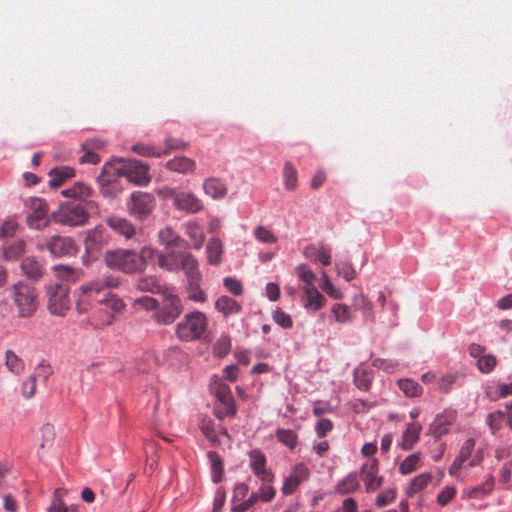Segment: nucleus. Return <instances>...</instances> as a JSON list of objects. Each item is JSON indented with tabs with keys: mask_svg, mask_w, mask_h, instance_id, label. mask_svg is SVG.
Masks as SVG:
<instances>
[{
	"mask_svg": "<svg viewBox=\"0 0 512 512\" xmlns=\"http://www.w3.org/2000/svg\"><path fill=\"white\" fill-rule=\"evenodd\" d=\"M119 278L113 275H102L79 288V298L76 307L80 313L88 310L93 303L104 304L115 312L124 308V302L112 293L110 289L118 287Z\"/></svg>",
	"mask_w": 512,
	"mask_h": 512,
	"instance_id": "f257e3e1",
	"label": "nucleus"
},
{
	"mask_svg": "<svg viewBox=\"0 0 512 512\" xmlns=\"http://www.w3.org/2000/svg\"><path fill=\"white\" fill-rule=\"evenodd\" d=\"M152 247L145 246L140 252L132 249H114L106 251L104 255L105 264L114 270L126 274H133L145 270L150 262Z\"/></svg>",
	"mask_w": 512,
	"mask_h": 512,
	"instance_id": "f03ea898",
	"label": "nucleus"
},
{
	"mask_svg": "<svg viewBox=\"0 0 512 512\" xmlns=\"http://www.w3.org/2000/svg\"><path fill=\"white\" fill-rule=\"evenodd\" d=\"M208 326L209 319L204 312L191 311L176 324L175 335L182 342L206 341Z\"/></svg>",
	"mask_w": 512,
	"mask_h": 512,
	"instance_id": "7ed1b4c3",
	"label": "nucleus"
},
{
	"mask_svg": "<svg viewBox=\"0 0 512 512\" xmlns=\"http://www.w3.org/2000/svg\"><path fill=\"white\" fill-rule=\"evenodd\" d=\"M11 295L19 318H31L36 313L39 302L37 291L33 286L18 282L12 285Z\"/></svg>",
	"mask_w": 512,
	"mask_h": 512,
	"instance_id": "20e7f679",
	"label": "nucleus"
},
{
	"mask_svg": "<svg viewBox=\"0 0 512 512\" xmlns=\"http://www.w3.org/2000/svg\"><path fill=\"white\" fill-rule=\"evenodd\" d=\"M113 166V170L117 176H125L129 182L144 186L147 185L151 176L149 174V166L135 159H115L109 162Z\"/></svg>",
	"mask_w": 512,
	"mask_h": 512,
	"instance_id": "39448f33",
	"label": "nucleus"
},
{
	"mask_svg": "<svg viewBox=\"0 0 512 512\" xmlns=\"http://www.w3.org/2000/svg\"><path fill=\"white\" fill-rule=\"evenodd\" d=\"M182 312L183 305L181 299L177 295L164 293L163 304L153 313L152 318L160 325H170Z\"/></svg>",
	"mask_w": 512,
	"mask_h": 512,
	"instance_id": "423d86ee",
	"label": "nucleus"
},
{
	"mask_svg": "<svg viewBox=\"0 0 512 512\" xmlns=\"http://www.w3.org/2000/svg\"><path fill=\"white\" fill-rule=\"evenodd\" d=\"M48 309L51 314L64 316L70 308L69 288L62 283L50 284L46 287Z\"/></svg>",
	"mask_w": 512,
	"mask_h": 512,
	"instance_id": "0eeeda50",
	"label": "nucleus"
},
{
	"mask_svg": "<svg viewBox=\"0 0 512 512\" xmlns=\"http://www.w3.org/2000/svg\"><path fill=\"white\" fill-rule=\"evenodd\" d=\"M156 205L152 194L142 191H135L127 202V210L137 220H146L153 212Z\"/></svg>",
	"mask_w": 512,
	"mask_h": 512,
	"instance_id": "6e6552de",
	"label": "nucleus"
},
{
	"mask_svg": "<svg viewBox=\"0 0 512 512\" xmlns=\"http://www.w3.org/2000/svg\"><path fill=\"white\" fill-rule=\"evenodd\" d=\"M88 213L79 202L62 204L54 214L55 221L69 226H81L88 221Z\"/></svg>",
	"mask_w": 512,
	"mask_h": 512,
	"instance_id": "1a4fd4ad",
	"label": "nucleus"
},
{
	"mask_svg": "<svg viewBox=\"0 0 512 512\" xmlns=\"http://www.w3.org/2000/svg\"><path fill=\"white\" fill-rule=\"evenodd\" d=\"M213 392L222 405V407H215L214 415L220 420L226 416H234L237 408L230 387L220 382L213 388Z\"/></svg>",
	"mask_w": 512,
	"mask_h": 512,
	"instance_id": "9d476101",
	"label": "nucleus"
},
{
	"mask_svg": "<svg viewBox=\"0 0 512 512\" xmlns=\"http://www.w3.org/2000/svg\"><path fill=\"white\" fill-rule=\"evenodd\" d=\"M378 461L376 458L368 459L361 467L360 478L364 482L365 491H376L383 483V477L378 475Z\"/></svg>",
	"mask_w": 512,
	"mask_h": 512,
	"instance_id": "9b49d317",
	"label": "nucleus"
},
{
	"mask_svg": "<svg viewBox=\"0 0 512 512\" xmlns=\"http://www.w3.org/2000/svg\"><path fill=\"white\" fill-rule=\"evenodd\" d=\"M249 467L261 482H273L274 474L267 468L266 456L259 449L249 452Z\"/></svg>",
	"mask_w": 512,
	"mask_h": 512,
	"instance_id": "f8f14e48",
	"label": "nucleus"
},
{
	"mask_svg": "<svg viewBox=\"0 0 512 512\" xmlns=\"http://www.w3.org/2000/svg\"><path fill=\"white\" fill-rule=\"evenodd\" d=\"M46 247L55 257L74 256L78 248L70 237L52 236L46 240Z\"/></svg>",
	"mask_w": 512,
	"mask_h": 512,
	"instance_id": "ddd939ff",
	"label": "nucleus"
},
{
	"mask_svg": "<svg viewBox=\"0 0 512 512\" xmlns=\"http://www.w3.org/2000/svg\"><path fill=\"white\" fill-rule=\"evenodd\" d=\"M310 477V469L304 463L293 466L290 475L285 479L281 492L284 495H292L298 487Z\"/></svg>",
	"mask_w": 512,
	"mask_h": 512,
	"instance_id": "4468645a",
	"label": "nucleus"
},
{
	"mask_svg": "<svg viewBox=\"0 0 512 512\" xmlns=\"http://www.w3.org/2000/svg\"><path fill=\"white\" fill-rule=\"evenodd\" d=\"M117 178L118 176L113 170V166L109 162L106 163L98 176L100 191L104 196L114 198L119 194L121 190L117 185Z\"/></svg>",
	"mask_w": 512,
	"mask_h": 512,
	"instance_id": "2eb2a0df",
	"label": "nucleus"
},
{
	"mask_svg": "<svg viewBox=\"0 0 512 512\" xmlns=\"http://www.w3.org/2000/svg\"><path fill=\"white\" fill-rule=\"evenodd\" d=\"M174 206L186 213H197L203 209L202 201L190 192H170Z\"/></svg>",
	"mask_w": 512,
	"mask_h": 512,
	"instance_id": "dca6fc26",
	"label": "nucleus"
},
{
	"mask_svg": "<svg viewBox=\"0 0 512 512\" xmlns=\"http://www.w3.org/2000/svg\"><path fill=\"white\" fill-rule=\"evenodd\" d=\"M109 241L107 230L103 226H96L87 231L84 240L85 250L88 254L99 251Z\"/></svg>",
	"mask_w": 512,
	"mask_h": 512,
	"instance_id": "f3484780",
	"label": "nucleus"
},
{
	"mask_svg": "<svg viewBox=\"0 0 512 512\" xmlns=\"http://www.w3.org/2000/svg\"><path fill=\"white\" fill-rule=\"evenodd\" d=\"M152 252L153 253L150 255V262L155 260L161 269L169 272H178L180 270L181 262L179 259V253L171 251L167 254H164L163 252L153 247Z\"/></svg>",
	"mask_w": 512,
	"mask_h": 512,
	"instance_id": "a211bd4d",
	"label": "nucleus"
},
{
	"mask_svg": "<svg viewBox=\"0 0 512 512\" xmlns=\"http://www.w3.org/2000/svg\"><path fill=\"white\" fill-rule=\"evenodd\" d=\"M179 259L181 262L180 270H183L186 277V283L193 281H202V274L199 270L198 260L188 252H180Z\"/></svg>",
	"mask_w": 512,
	"mask_h": 512,
	"instance_id": "6ab92c4d",
	"label": "nucleus"
},
{
	"mask_svg": "<svg viewBox=\"0 0 512 512\" xmlns=\"http://www.w3.org/2000/svg\"><path fill=\"white\" fill-rule=\"evenodd\" d=\"M105 223L118 235L125 239H132L136 234L135 226L126 218L112 215L105 219Z\"/></svg>",
	"mask_w": 512,
	"mask_h": 512,
	"instance_id": "aec40b11",
	"label": "nucleus"
},
{
	"mask_svg": "<svg viewBox=\"0 0 512 512\" xmlns=\"http://www.w3.org/2000/svg\"><path fill=\"white\" fill-rule=\"evenodd\" d=\"M47 211V205L42 199L33 200V212L27 216L28 226L37 230L45 227Z\"/></svg>",
	"mask_w": 512,
	"mask_h": 512,
	"instance_id": "412c9836",
	"label": "nucleus"
},
{
	"mask_svg": "<svg viewBox=\"0 0 512 512\" xmlns=\"http://www.w3.org/2000/svg\"><path fill=\"white\" fill-rule=\"evenodd\" d=\"M456 420V412L454 410H446L436 416L431 424L433 434L439 438L449 431V427Z\"/></svg>",
	"mask_w": 512,
	"mask_h": 512,
	"instance_id": "4be33fe9",
	"label": "nucleus"
},
{
	"mask_svg": "<svg viewBox=\"0 0 512 512\" xmlns=\"http://www.w3.org/2000/svg\"><path fill=\"white\" fill-rule=\"evenodd\" d=\"M158 241L167 250L186 248L188 245L171 227H165L158 232Z\"/></svg>",
	"mask_w": 512,
	"mask_h": 512,
	"instance_id": "5701e85b",
	"label": "nucleus"
},
{
	"mask_svg": "<svg viewBox=\"0 0 512 512\" xmlns=\"http://www.w3.org/2000/svg\"><path fill=\"white\" fill-rule=\"evenodd\" d=\"M67 493L68 491L64 488H56L47 512H78L76 505L67 506L64 503L63 497L66 496Z\"/></svg>",
	"mask_w": 512,
	"mask_h": 512,
	"instance_id": "b1692460",
	"label": "nucleus"
},
{
	"mask_svg": "<svg viewBox=\"0 0 512 512\" xmlns=\"http://www.w3.org/2000/svg\"><path fill=\"white\" fill-rule=\"evenodd\" d=\"M303 290L305 294V307L307 309L317 311L325 305V297L315 286H305Z\"/></svg>",
	"mask_w": 512,
	"mask_h": 512,
	"instance_id": "393cba45",
	"label": "nucleus"
},
{
	"mask_svg": "<svg viewBox=\"0 0 512 512\" xmlns=\"http://www.w3.org/2000/svg\"><path fill=\"white\" fill-rule=\"evenodd\" d=\"M422 426L418 422L407 424L406 430L403 432L401 447L404 450H411L418 442Z\"/></svg>",
	"mask_w": 512,
	"mask_h": 512,
	"instance_id": "a878e982",
	"label": "nucleus"
},
{
	"mask_svg": "<svg viewBox=\"0 0 512 512\" xmlns=\"http://www.w3.org/2000/svg\"><path fill=\"white\" fill-rule=\"evenodd\" d=\"M360 489V482L356 473H350L340 480L334 488L336 494L348 495Z\"/></svg>",
	"mask_w": 512,
	"mask_h": 512,
	"instance_id": "bb28decb",
	"label": "nucleus"
},
{
	"mask_svg": "<svg viewBox=\"0 0 512 512\" xmlns=\"http://www.w3.org/2000/svg\"><path fill=\"white\" fill-rule=\"evenodd\" d=\"M203 189L213 199H222L227 194L226 185L217 178L206 179L203 183Z\"/></svg>",
	"mask_w": 512,
	"mask_h": 512,
	"instance_id": "cd10ccee",
	"label": "nucleus"
},
{
	"mask_svg": "<svg viewBox=\"0 0 512 512\" xmlns=\"http://www.w3.org/2000/svg\"><path fill=\"white\" fill-rule=\"evenodd\" d=\"M215 308L224 317H228L229 315L239 313L241 304L228 296H220L215 302Z\"/></svg>",
	"mask_w": 512,
	"mask_h": 512,
	"instance_id": "c85d7f7f",
	"label": "nucleus"
},
{
	"mask_svg": "<svg viewBox=\"0 0 512 512\" xmlns=\"http://www.w3.org/2000/svg\"><path fill=\"white\" fill-rule=\"evenodd\" d=\"M26 243L22 239L7 242L3 246V257L7 261H14L21 257L25 252Z\"/></svg>",
	"mask_w": 512,
	"mask_h": 512,
	"instance_id": "c756f323",
	"label": "nucleus"
},
{
	"mask_svg": "<svg viewBox=\"0 0 512 512\" xmlns=\"http://www.w3.org/2000/svg\"><path fill=\"white\" fill-rule=\"evenodd\" d=\"M304 255L306 258L315 262H320L324 266L331 264L330 251L324 246H321L320 248H316L312 245L307 246L304 250Z\"/></svg>",
	"mask_w": 512,
	"mask_h": 512,
	"instance_id": "7c9ffc66",
	"label": "nucleus"
},
{
	"mask_svg": "<svg viewBox=\"0 0 512 512\" xmlns=\"http://www.w3.org/2000/svg\"><path fill=\"white\" fill-rule=\"evenodd\" d=\"M74 175L75 171L71 167L63 166L59 168H54L49 173V176L51 177L49 185L52 188H58L64 183L65 180L74 177Z\"/></svg>",
	"mask_w": 512,
	"mask_h": 512,
	"instance_id": "2f4dec72",
	"label": "nucleus"
},
{
	"mask_svg": "<svg viewBox=\"0 0 512 512\" xmlns=\"http://www.w3.org/2000/svg\"><path fill=\"white\" fill-rule=\"evenodd\" d=\"M21 270L24 275L35 281L43 275V267L34 257H26L21 263Z\"/></svg>",
	"mask_w": 512,
	"mask_h": 512,
	"instance_id": "473e14b6",
	"label": "nucleus"
},
{
	"mask_svg": "<svg viewBox=\"0 0 512 512\" xmlns=\"http://www.w3.org/2000/svg\"><path fill=\"white\" fill-rule=\"evenodd\" d=\"M166 167L171 171L187 174L194 171L196 164L194 160L188 157H176L169 160L166 163Z\"/></svg>",
	"mask_w": 512,
	"mask_h": 512,
	"instance_id": "72a5a7b5",
	"label": "nucleus"
},
{
	"mask_svg": "<svg viewBox=\"0 0 512 512\" xmlns=\"http://www.w3.org/2000/svg\"><path fill=\"white\" fill-rule=\"evenodd\" d=\"M207 261L211 265H218L223 254V245L218 238L209 240L206 246Z\"/></svg>",
	"mask_w": 512,
	"mask_h": 512,
	"instance_id": "f704fd0d",
	"label": "nucleus"
},
{
	"mask_svg": "<svg viewBox=\"0 0 512 512\" xmlns=\"http://www.w3.org/2000/svg\"><path fill=\"white\" fill-rule=\"evenodd\" d=\"M5 366L14 375H21L25 371V363L14 351L5 352Z\"/></svg>",
	"mask_w": 512,
	"mask_h": 512,
	"instance_id": "c9c22d12",
	"label": "nucleus"
},
{
	"mask_svg": "<svg viewBox=\"0 0 512 512\" xmlns=\"http://www.w3.org/2000/svg\"><path fill=\"white\" fill-rule=\"evenodd\" d=\"M186 234L193 243V248L200 249L203 245L205 234L203 228L196 222H188L186 224Z\"/></svg>",
	"mask_w": 512,
	"mask_h": 512,
	"instance_id": "e433bc0d",
	"label": "nucleus"
},
{
	"mask_svg": "<svg viewBox=\"0 0 512 512\" xmlns=\"http://www.w3.org/2000/svg\"><path fill=\"white\" fill-rule=\"evenodd\" d=\"M397 385L406 397H420L423 394V387L412 379H400Z\"/></svg>",
	"mask_w": 512,
	"mask_h": 512,
	"instance_id": "4c0bfd02",
	"label": "nucleus"
},
{
	"mask_svg": "<svg viewBox=\"0 0 512 512\" xmlns=\"http://www.w3.org/2000/svg\"><path fill=\"white\" fill-rule=\"evenodd\" d=\"M352 305L356 310L362 312L363 316L372 320L374 318L373 304L363 294H357L353 297Z\"/></svg>",
	"mask_w": 512,
	"mask_h": 512,
	"instance_id": "58836bf2",
	"label": "nucleus"
},
{
	"mask_svg": "<svg viewBox=\"0 0 512 512\" xmlns=\"http://www.w3.org/2000/svg\"><path fill=\"white\" fill-rule=\"evenodd\" d=\"M202 281H193L186 284V292L189 300L197 303H205L207 294L201 288Z\"/></svg>",
	"mask_w": 512,
	"mask_h": 512,
	"instance_id": "ea45409f",
	"label": "nucleus"
},
{
	"mask_svg": "<svg viewBox=\"0 0 512 512\" xmlns=\"http://www.w3.org/2000/svg\"><path fill=\"white\" fill-rule=\"evenodd\" d=\"M137 288L143 292L161 293L162 285L155 276H143L137 281Z\"/></svg>",
	"mask_w": 512,
	"mask_h": 512,
	"instance_id": "a19ab883",
	"label": "nucleus"
},
{
	"mask_svg": "<svg viewBox=\"0 0 512 512\" xmlns=\"http://www.w3.org/2000/svg\"><path fill=\"white\" fill-rule=\"evenodd\" d=\"M199 428L213 446L220 444V439L214 428V422L211 419L202 418L199 422Z\"/></svg>",
	"mask_w": 512,
	"mask_h": 512,
	"instance_id": "79ce46f5",
	"label": "nucleus"
},
{
	"mask_svg": "<svg viewBox=\"0 0 512 512\" xmlns=\"http://www.w3.org/2000/svg\"><path fill=\"white\" fill-rule=\"evenodd\" d=\"M432 479V475L429 473H423L418 476H416L410 483V486L407 490V495L409 497H412L413 495L419 493L420 491L424 490L429 482Z\"/></svg>",
	"mask_w": 512,
	"mask_h": 512,
	"instance_id": "37998d69",
	"label": "nucleus"
},
{
	"mask_svg": "<svg viewBox=\"0 0 512 512\" xmlns=\"http://www.w3.org/2000/svg\"><path fill=\"white\" fill-rule=\"evenodd\" d=\"M207 456L210 461L212 479L215 483L220 482L223 475L222 459L219 454L214 451H209Z\"/></svg>",
	"mask_w": 512,
	"mask_h": 512,
	"instance_id": "c03bdc74",
	"label": "nucleus"
},
{
	"mask_svg": "<svg viewBox=\"0 0 512 512\" xmlns=\"http://www.w3.org/2000/svg\"><path fill=\"white\" fill-rule=\"evenodd\" d=\"M131 150L138 155L144 157H155L159 158L167 155L166 151H162L159 148H156L149 144L138 143L132 146Z\"/></svg>",
	"mask_w": 512,
	"mask_h": 512,
	"instance_id": "a18cd8bd",
	"label": "nucleus"
},
{
	"mask_svg": "<svg viewBox=\"0 0 512 512\" xmlns=\"http://www.w3.org/2000/svg\"><path fill=\"white\" fill-rule=\"evenodd\" d=\"M332 313L338 323L345 324L353 321L352 312L346 304H334L332 307Z\"/></svg>",
	"mask_w": 512,
	"mask_h": 512,
	"instance_id": "49530a36",
	"label": "nucleus"
},
{
	"mask_svg": "<svg viewBox=\"0 0 512 512\" xmlns=\"http://www.w3.org/2000/svg\"><path fill=\"white\" fill-rule=\"evenodd\" d=\"M276 437L279 442L289 449H294L297 446L298 436L296 432L291 429H278L276 431Z\"/></svg>",
	"mask_w": 512,
	"mask_h": 512,
	"instance_id": "de8ad7c7",
	"label": "nucleus"
},
{
	"mask_svg": "<svg viewBox=\"0 0 512 512\" xmlns=\"http://www.w3.org/2000/svg\"><path fill=\"white\" fill-rule=\"evenodd\" d=\"M283 179L285 188L289 191H293L297 187V171L295 167L290 163L286 162L283 168Z\"/></svg>",
	"mask_w": 512,
	"mask_h": 512,
	"instance_id": "09e8293b",
	"label": "nucleus"
},
{
	"mask_svg": "<svg viewBox=\"0 0 512 512\" xmlns=\"http://www.w3.org/2000/svg\"><path fill=\"white\" fill-rule=\"evenodd\" d=\"M91 188L83 183H77L72 188L65 189L61 192L63 196L76 199H85L91 195Z\"/></svg>",
	"mask_w": 512,
	"mask_h": 512,
	"instance_id": "8fccbe9b",
	"label": "nucleus"
},
{
	"mask_svg": "<svg viewBox=\"0 0 512 512\" xmlns=\"http://www.w3.org/2000/svg\"><path fill=\"white\" fill-rule=\"evenodd\" d=\"M420 454L414 453L407 456L399 466V471L403 475H408L420 467Z\"/></svg>",
	"mask_w": 512,
	"mask_h": 512,
	"instance_id": "3c124183",
	"label": "nucleus"
},
{
	"mask_svg": "<svg viewBox=\"0 0 512 512\" xmlns=\"http://www.w3.org/2000/svg\"><path fill=\"white\" fill-rule=\"evenodd\" d=\"M354 382L359 389L363 391L368 390L371 385V377L368 370L362 366L357 367L354 372Z\"/></svg>",
	"mask_w": 512,
	"mask_h": 512,
	"instance_id": "603ef678",
	"label": "nucleus"
},
{
	"mask_svg": "<svg viewBox=\"0 0 512 512\" xmlns=\"http://www.w3.org/2000/svg\"><path fill=\"white\" fill-rule=\"evenodd\" d=\"M505 419V413L499 410L487 415L486 422L490 427L492 434H496V432L502 428Z\"/></svg>",
	"mask_w": 512,
	"mask_h": 512,
	"instance_id": "864d4df0",
	"label": "nucleus"
},
{
	"mask_svg": "<svg viewBox=\"0 0 512 512\" xmlns=\"http://www.w3.org/2000/svg\"><path fill=\"white\" fill-rule=\"evenodd\" d=\"M493 487H494V479L490 475L489 478L486 480V482L484 484L472 488L468 492V497L469 498L477 499V498H480L482 496L488 495V494H490L492 492Z\"/></svg>",
	"mask_w": 512,
	"mask_h": 512,
	"instance_id": "5fc2aeb1",
	"label": "nucleus"
},
{
	"mask_svg": "<svg viewBox=\"0 0 512 512\" xmlns=\"http://www.w3.org/2000/svg\"><path fill=\"white\" fill-rule=\"evenodd\" d=\"M231 348V339L228 335H221L213 345V353L217 357L226 356Z\"/></svg>",
	"mask_w": 512,
	"mask_h": 512,
	"instance_id": "6e6d98bb",
	"label": "nucleus"
},
{
	"mask_svg": "<svg viewBox=\"0 0 512 512\" xmlns=\"http://www.w3.org/2000/svg\"><path fill=\"white\" fill-rule=\"evenodd\" d=\"M510 395H512V383L499 384L494 388L489 387L487 390V396L491 400H496L498 398H505Z\"/></svg>",
	"mask_w": 512,
	"mask_h": 512,
	"instance_id": "4d7b16f0",
	"label": "nucleus"
},
{
	"mask_svg": "<svg viewBox=\"0 0 512 512\" xmlns=\"http://www.w3.org/2000/svg\"><path fill=\"white\" fill-rule=\"evenodd\" d=\"M254 237L261 243L274 244L277 242V236L268 228L264 226H257L254 229Z\"/></svg>",
	"mask_w": 512,
	"mask_h": 512,
	"instance_id": "13d9d810",
	"label": "nucleus"
},
{
	"mask_svg": "<svg viewBox=\"0 0 512 512\" xmlns=\"http://www.w3.org/2000/svg\"><path fill=\"white\" fill-rule=\"evenodd\" d=\"M321 281H322V283H321L320 287L326 294H328L330 297H332L334 299H342L343 298V293L339 289H336L333 286V284L329 280V277L326 272L321 273Z\"/></svg>",
	"mask_w": 512,
	"mask_h": 512,
	"instance_id": "bf43d9fd",
	"label": "nucleus"
},
{
	"mask_svg": "<svg viewBox=\"0 0 512 512\" xmlns=\"http://www.w3.org/2000/svg\"><path fill=\"white\" fill-rule=\"evenodd\" d=\"M54 270L58 277L64 278L69 281H75L82 273L81 270H76L67 265H58L54 267Z\"/></svg>",
	"mask_w": 512,
	"mask_h": 512,
	"instance_id": "052dcab7",
	"label": "nucleus"
},
{
	"mask_svg": "<svg viewBox=\"0 0 512 512\" xmlns=\"http://www.w3.org/2000/svg\"><path fill=\"white\" fill-rule=\"evenodd\" d=\"M296 275L299 279L307 284V286H314L316 275L306 264H300L295 268Z\"/></svg>",
	"mask_w": 512,
	"mask_h": 512,
	"instance_id": "680f3d73",
	"label": "nucleus"
},
{
	"mask_svg": "<svg viewBox=\"0 0 512 512\" xmlns=\"http://www.w3.org/2000/svg\"><path fill=\"white\" fill-rule=\"evenodd\" d=\"M458 374L457 373H446L442 374L438 377V389L443 393L450 392L453 384L457 381Z\"/></svg>",
	"mask_w": 512,
	"mask_h": 512,
	"instance_id": "e2e57ef3",
	"label": "nucleus"
},
{
	"mask_svg": "<svg viewBox=\"0 0 512 512\" xmlns=\"http://www.w3.org/2000/svg\"><path fill=\"white\" fill-rule=\"evenodd\" d=\"M271 483L272 482H262L259 491L257 493H252L253 495H256L257 501L261 500L263 502H270L273 500L276 491Z\"/></svg>",
	"mask_w": 512,
	"mask_h": 512,
	"instance_id": "0e129e2a",
	"label": "nucleus"
},
{
	"mask_svg": "<svg viewBox=\"0 0 512 512\" xmlns=\"http://www.w3.org/2000/svg\"><path fill=\"white\" fill-rule=\"evenodd\" d=\"M336 269L338 274L344 277L347 281H351L356 278L357 273L353 265L348 261L337 262Z\"/></svg>",
	"mask_w": 512,
	"mask_h": 512,
	"instance_id": "69168bd1",
	"label": "nucleus"
},
{
	"mask_svg": "<svg viewBox=\"0 0 512 512\" xmlns=\"http://www.w3.org/2000/svg\"><path fill=\"white\" fill-rule=\"evenodd\" d=\"M36 376L30 375L21 384V394L25 399H31L36 393Z\"/></svg>",
	"mask_w": 512,
	"mask_h": 512,
	"instance_id": "338daca9",
	"label": "nucleus"
},
{
	"mask_svg": "<svg viewBox=\"0 0 512 512\" xmlns=\"http://www.w3.org/2000/svg\"><path fill=\"white\" fill-rule=\"evenodd\" d=\"M272 318L275 323L284 329H290L293 326V320L291 316L281 309L275 310L273 312Z\"/></svg>",
	"mask_w": 512,
	"mask_h": 512,
	"instance_id": "774afa93",
	"label": "nucleus"
}]
</instances>
